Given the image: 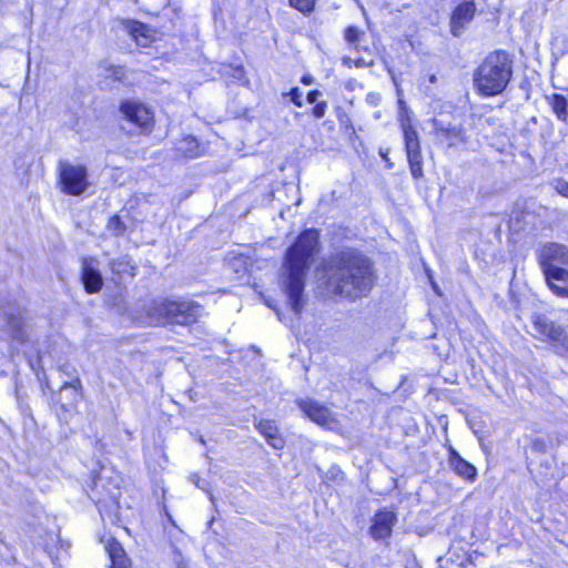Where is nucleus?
Returning a JSON list of instances; mask_svg holds the SVG:
<instances>
[{
  "label": "nucleus",
  "instance_id": "obj_1",
  "mask_svg": "<svg viewBox=\"0 0 568 568\" xmlns=\"http://www.w3.org/2000/svg\"><path fill=\"white\" fill-rule=\"evenodd\" d=\"M323 270L327 292L349 302L368 296L377 280L372 260L351 247L333 253Z\"/></svg>",
  "mask_w": 568,
  "mask_h": 568
},
{
  "label": "nucleus",
  "instance_id": "obj_32",
  "mask_svg": "<svg viewBox=\"0 0 568 568\" xmlns=\"http://www.w3.org/2000/svg\"><path fill=\"white\" fill-rule=\"evenodd\" d=\"M301 83L304 85H311L314 83V77L310 73H305L301 77Z\"/></svg>",
  "mask_w": 568,
  "mask_h": 568
},
{
  "label": "nucleus",
  "instance_id": "obj_24",
  "mask_svg": "<svg viewBox=\"0 0 568 568\" xmlns=\"http://www.w3.org/2000/svg\"><path fill=\"white\" fill-rule=\"evenodd\" d=\"M321 95L322 92L318 89L310 90L306 94V102L315 103L314 106L310 110V114L316 120L322 119L328 109V103L326 101H317Z\"/></svg>",
  "mask_w": 568,
  "mask_h": 568
},
{
  "label": "nucleus",
  "instance_id": "obj_21",
  "mask_svg": "<svg viewBox=\"0 0 568 568\" xmlns=\"http://www.w3.org/2000/svg\"><path fill=\"white\" fill-rule=\"evenodd\" d=\"M334 112L339 124V130L347 139L348 143L354 145L356 142H359V135L357 134V130L349 113L343 106H335Z\"/></svg>",
  "mask_w": 568,
  "mask_h": 568
},
{
  "label": "nucleus",
  "instance_id": "obj_19",
  "mask_svg": "<svg viewBox=\"0 0 568 568\" xmlns=\"http://www.w3.org/2000/svg\"><path fill=\"white\" fill-rule=\"evenodd\" d=\"M4 325L13 341L19 343H26L28 341V335L26 332V321L22 314L18 313H8L4 315Z\"/></svg>",
  "mask_w": 568,
  "mask_h": 568
},
{
  "label": "nucleus",
  "instance_id": "obj_22",
  "mask_svg": "<svg viewBox=\"0 0 568 568\" xmlns=\"http://www.w3.org/2000/svg\"><path fill=\"white\" fill-rule=\"evenodd\" d=\"M546 101L556 118L564 122H568V100L564 94L552 93L546 97Z\"/></svg>",
  "mask_w": 568,
  "mask_h": 568
},
{
  "label": "nucleus",
  "instance_id": "obj_11",
  "mask_svg": "<svg viewBox=\"0 0 568 568\" xmlns=\"http://www.w3.org/2000/svg\"><path fill=\"white\" fill-rule=\"evenodd\" d=\"M434 134L437 143L447 149L454 150L459 146H465L469 142V136L467 134V130L464 125H453V124H437L434 128Z\"/></svg>",
  "mask_w": 568,
  "mask_h": 568
},
{
  "label": "nucleus",
  "instance_id": "obj_16",
  "mask_svg": "<svg viewBox=\"0 0 568 568\" xmlns=\"http://www.w3.org/2000/svg\"><path fill=\"white\" fill-rule=\"evenodd\" d=\"M93 258L83 257L80 280L87 294H97L103 287V277L98 268L92 266Z\"/></svg>",
  "mask_w": 568,
  "mask_h": 568
},
{
  "label": "nucleus",
  "instance_id": "obj_7",
  "mask_svg": "<svg viewBox=\"0 0 568 568\" xmlns=\"http://www.w3.org/2000/svg\"><path fill=\"white\" fill-rule=\"evenodd\" d=\"M119 111L123 119L130 123L139 134L150 135L156 124L153 108L141 100L123 99L119 103Z\"/></svg>",
  "mask_w": 568,
  "mask_h": 568
},
{
  "label": "nucleus",
  "instance_id": "obj_8",
  "mask_svg": "<svg viewBox=\"0 0 568 568\" xmlns=\"http://www.w3.org/2000/svg\"><path fill=\"white\" fill-rule=\"evenodd\" d=\"M57 183L61 193L65 195H82L90 185L87 166L68 162L60 163Z\"/></svg>",
  "mask_w": 568,
  "mask_h": 568
},
{
  "label": "nucleus",
  "instance_id": "obj_5",
  "mask_svg": "<svg viewBox=\"0 0 568 568\" xmlns=\"http://www.w3.org/2000/svg\"><path fill=\"white\" fill-rule=\"evenodd\" d=\"M547 286L559 298H568V246L544 244L537 255Z\"/></svg>",
  "mask_w": 568,
  "mask_h": 568
},
{
  "label": "nucleus",
  "instance_id": "obj_12",
  "mask_svg": "<svg viewBox=\"0 0 568 568\" xmlns=\"http://www.w3.org/2000/svg\"><path fill=\"white\" fill-rule=\"evenodd\" d=\"M296 405L306 418L318 426L329 427L336 422L329 407L313 398H298Z\"/></svg>",
  "mask_w": 568,
  "mask_h": 568
},
{
  "label": "nucleus",
  "instance_id": "obj_27",
  "mask_svg": "<svg viewBox=\"0 0 568 568\" xmlns=\"http://www.w3.org/2000/svg\"><path fill=\"white\" fill-rule=\"evenodd\" d=\"M105 227L114 237H121L126 232V225L118 213L112 214L108 219Z\"/></svg>",
  "mask_w": 568,
  "mask_h": 568
},
{
  "label": "nucleus",
  "instance_id": "obj_23",
  "mask_svg": "<svg viewBox=\"0 0 568 568\" xmlns=\"http://www.w3.org/2000/svg\"><path fill=\"white\" fill-rule=\"evenodd\" d=\"M68 387L74 390L75 397L70 404H64L57 400V404L59 405V408L62 414L69 413L71 409H77V406L83 396V386L79 377H74L71 381L64 382L60 388L63 389Z\"/></svg>",
  "mask_w": 568,
  "mask_h": 568
},
{
  "label": "nucleus",
  "instance_id": "obj_18",
  "mask_svg": "<svg viewBox=\"0 0 568 568\" xmlns=\"http://www.w3.org/2000/svg\"><path fill=\"white\" fill-rule=\"evenodd\" d=\"M105 548L110 559V568H132L131 559L115 537L108 539Z\"/></svg>",
  "mask_w": 568,
  "mask_h": 568
},
{
  "label": "nucleus",
  "instance_id": "obj_17",
  "mask_svg": "<svg viewBox=\"0 0 568 568\" xmlns=\"http://www.w3.org/2000/svg\"><path fill=\"white\" fill-rule=\"evenodd\" d=\"M130 38L139 43L141 40H145L146 43L154 41V29L145 22L136 19H124L122 21Z\"/></svg>",
  "mask_w": 568,
  "mask_h": 568
},
{
  "label": "nucleus",
  "instance_id": "obj_10",
  "mask_svg": "<svg viewBox=\"0 0 568 568\" xmlns=\"http://www.w3.org/2000/svg\"><path fill=\"white\" fill-rule=\"evenodd\" d=\"M478 14L475 0H460L450 10L448 16L449 33L459 38Z\"/></svg>",
  "mask_w": 568,
  "mask_h": 568
},
{
  "label": "nucleus",
  "instance_id": "obj_4",
  "mask_svg": "<svg viewBox=\"0 0 568 568\" xmlns=\"http://www.w3.org/2000/svg\"><path fill=\"white\" fill-rule=\"evenodd\" d=\"M201 304L192 300L161 297L144 307V316L152 326H190L200 318Z\"/></svg>",
  "mask_w": 568,
  "mask_h": 568
},
{
  "label": "nucleus",
  "instance_id": "obj_14",
  "mask_svg": "<svg viewBox=\"0 0 568 568\" xmlns=\"http://www.w3.org/2000/svg\"><path fill=\"white\" fill-rule=\"evenodd\" d=\"M255 429L264 438L266 444L275 450H282L286 446V439L281 432L276 420L272 418H260L254 424Z\"/></svg>",
  "mask_w": 568,
  "mask_h": 568
},
{
  "label": "nucleus",
  "instance_id": "obj_15",
  "mask_svg": "<svg viewBox=\"0 0 568 568\" xmlns=\"http://www.w3.org/2000/svg\"><path fill=\"white\" fill-rule=\"evenodd\" d=\"M447 452L448 465L454 474L467 483L476 481L478 477L476 466L466 460L452 445L448 446Z\"/></svg>",
  "mask_w": 568,
  "mask_h": 568
},
{
  "label": "nucleus",
  "instance_id": "obj_13",
  "mask_svg": "<svg viewBox=\"0 0 568 568\" xmlns=\"http://www.w3.org/2000/svg\"><path fill=\"white\" fill-rule=\"evenodd\" d=\"M397 523V514L395 510L386 508L378 509L373 518L368 528L369 536L374 540H385L393 535L394 526Z\"/></svg>",
  "mask_w": 568,
  "mask_h": 568
},
{
  "label": "nucleus",
  "instance_id": "obj_25",
  "mask_svg": "<svg viewBox=\"0 0 568 568\" xmlns=\"http://www.w3.org/2000/svg\"><path fill=\"white\" fill-rule=\"evenodd\" d=\"M343 34H344V39L347 42V44L349 45V48H352L356 51L359 50V43L365 37L364 30H362L357 26L351 24L344 29Z\"/></svg>",
  "mask_w": 568,
  "mask_h": 568
},
{
  "label": "nucleus",
  "instance_id": "obj_26",
  "mask_svg": "<svg viewBox=\"0 0 568 568\" xmlns=\"http://www.w3.org/2000/svg\"><path fill=\"white\" fill-rule=\"evenodd\" d=\"M287 2L288 6L298 13L304 17H310L315 12L318 0H287Z\"/></svg>",
  "mask_w": 568,
  "mask_h": 568
},
{
  "label": "nucleus",
  "instance_id": "obj_31",
  "mask_svg": "<svg viewBox=\"0 0 568 568\" xmlns=\"http://www.w3.org/2000/svg\"><path fill=\"white\" fill-rule=\"evenodd\" d=\"M287 95L290 97L291 102L295 106L302 108L304 105V102L302 100V92L297 87L291 88V90L287 92Z\"/></svg>",
  "mask_w": 568,
  "mask_h": 568
},
{
  "label": "nucleus",
  "instance_id": "obj_6",
  "mask_svg": "<svg viewBox=\"0 0 568 568\" xmlns=\"http://www.w3.org/2000/svg\"><path fill=\"white\" fill-rule=\"evenodd\" d=\"M398 125L403 134L404 150L410 171L415 181L424 179V156L422 141L414 123L413 112L400 102L398 111Z\"/></svg>",
  "mask_w": 568,
  "mask_h": 568
},
{
  "label": "nucleus",
  "instance_id": "obj_3",
  "mask_svg": "<svg viewBox=\"0 0 568 568\" xmlns=\"http://www.w3.org/2000/svg\"><path fill=\"white\" fill-rule=\"evenodd\" d=\"M515 72V57L506 49L489 51L473 70V89L480 98L503 94Z\"/></svg>",
  "mask_w": 568,
  "mask_h": 568
},
{
  "label": "nucleus",
  "instance_id": "obj_30",
  "mask_svg": "<svg viewBox=\"0 0 568 568\" xmlns=\"http://www.w3.org/2000/svg\"><path fill=\"white\" fill-rule=\"evenodd\" d=\"M128 267H130L132 270L130 272V274L133 276L134 275V271H135V266L131 265L128 261L118 260V261H113L112 262V270L115 273L125 272Z\"/></svg>",
  "mask_w": 568,
  "mask_h": 568
},
{
  "label": "nucleus",
  "instance_id": "obj_28",
  "mask_svg": "<svg viewBox=\"0 0 568 568\" xmlns=\"http://www.w3.org/2000/svg\"><path fill=\"white\" fill-rule=\"evenodd\" d=\"M106 78L112 82L123 83L128 77L125 65L108 64L105 68Z\"/></svg>",
  "mask_w": 568,
  "mask_h": 568
},
{
  "label": "nucleus",
  "instance_id": "obj_34",
  "mask_svg": "<svg viewBox=\"0 0 568 568\" xmlns=\"http://www.w3.org/2000/svg\"><path fill=\"white\" fill-rule=\"evenodd\" d=\"M243 84L248 85L250 84V80L247 78H245V81L243 82Z\"/></svg>",
  "mask_w": 568,
  "mask_h": 568
},
{
  "label": "nucleus",
  "instance_id": "obj_20",
  "mask_svg": "<svg viewBox=\"0 0 568 568\" xmlns=\"http://www.w3.org/2000/svg\"><path fill=\"white\" fill-rule=\"evenodd\" d=\"M183 144L179 152L184 159H197L207 153L209 143L201 142L196 136L186 134L182 136Z\"/></svg>",
  "mask_w": 568,
  "mask_h": 568
},
{
  "label": "nucleus",
  "instance_id": "obj_29",
  "mask_svg": "<svg viewBox=\"0 0 568 568\" xmlns=\"http://www.w3.org/2000/svg\"><path fill=\"white\" fill-rule=\"evenodd\" d=\"M555 191L565 199H568V181L559 178L554 181Z\"/></svg>",
  "mask_w": 568,
  "mask_h": 568
},
{
  "label": "nucleus",
  "instance_id": "obj_33",
  "mask_svg": "<svg viewBox=\"0 0 568 568\" xmlns=\"http://www.w3.org/2000/svg\"><path fill=\"white\" fill-rule=\"evenodd\" d=\"M234 74L237 77H245V69L242 64L234 67Z\"/></svg>",
  "mask_w": 568,
  "mask_h": 568
},
{
  "label": "nucleus",
  "instance_id": "obj_2",
  "mask_svg": "<svg viewBox=\"0 0 568 568\" xmlns=\"http://www.w3.org/2000/svg\"><path fill=\"white\" fill-rule=\"evenodd\" d=\"M321 250V232L315 227L302 230L286 248L283 257L285 293L291 308L301 313L307 271Z\"/></svg>",
  "mask_w": 568,
  "mask_h": 568
},
{
  "label": "nucleus",
  "instance_id": "obj_9",
  "mask_svg": "<svg viewBox=\"0 0 568 568\" xmlns=\"http://www.w3.org/2000/svg\"><path fill=\"white\" fill-rule=\"evenodd\" d=\"M530 321L538 334L537 338L547 342L558 355H568V334L562 326L540 313L532 314Z\"/></svg>",
  "mask_w": 568,
  "mask_h": 568
}]
</instances>
